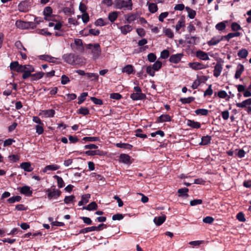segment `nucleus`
<instances>
[{
  "label": "nucleus",
  "instance_id": "f257e3e1",
  "mask_svg": "<svg viewBox=\"0 0 251 251\" xmlns=\"http://www.w3.org/2000/svg\"><path fill=\"white\" fill-rule=\"evenodd\" d=\"M86 48L91 50V53L93 56V59L96 60L99 57L101 54V49L99 44H89L87 45Z\"/></svg>",
  "mask_w": 251,
  "mask_h": 251
},
{
  "label": "nucleus",
  "instance_id": "f03ea898",
  "mask_svg": "<svg viewBox=\"0 0 251 251\" xmlns=\"http://www.w3.org/2000/svg\"><path fill=\"white\" fill-rule=\"evenodd\" d=\"M129 2H127L126 0H115L114 1V7L117 9L126 8L128 10H131L132 5Z\"/></svg>",
  "mask_w": 251,
  "mask_h": 251
},
{
  "label": "nucleus",
  "instance_id": "7ed1b4c3",
  "mask_svg": "<svg viewBox=\"0 0 251 251\" xmlns=\"http://www.w3.org/2000/svg\"><path fill=\"white\" fill-rule=\"evenodd\" d=\"M24 70L22 77L25 79L31 75V73L34 71V68L32 65H24Z\"/></svg>",
  "mask_w": 251,
  "mask_h": 251
},
{
  "label": "nucleus",
  "instance_id": "20e7f679",
  "mask_svg": "<svg viewBox=\"0 0 251 251\" xmlns=\"http://www.w3.org/2000/svg\"><path fill=\"white\" fill-rule=\"evenodd\" d=\"M46 192H48V198L50 200L52 199H57L60 196L61 194L59 190L55 189L52 190L48 189L46 190Z\"/></svg>",
  "mask_w": 251,
  "mask_h": 251
},
{
  "label": "nucleus",
  "instance_id": "39448f33",
  "mask_svg": "<svg viewBox=\"0 0 251 251\" xmlns=\"http://www.w3.org/2000/svg\"><path fill=\"white\" fill-rule=\"evenodd\" d=\"M62 58L64 61L70 64L75 63L76 59V56L72 53L65 54L63 55Z\"/></svg>",
  "mask_w": 251,
  "mask_h": 251
},
{
  "label": "nucleus",
  "instance_id": "423d86ee",
  "mask_svg": "<svg viewBox=\"0 0 251 251\" xmlns=\"http://www.w3.org/2000/svg\"><path fill=\"white\" fill-rule=\"evenodd\" d=\"M55 113V111L53 109L44 110H41L39 112V115L42 118H51L54 117Z\"/></svg>",
  "mask_w": 251,
  "mask_h": 251
},
{
  "label": "nucleus",
  "instance_id": "0eeeda50",
  "mask_svg": "<svg viewBox=\"0 0 251 251\" xmlns=\"http://www.w3.org/2000/svg\"><path fill=\"white\" fill-rule=\"evenodd\" d=\"M188 66L190 68L194 70H201L208 67V65H205L201 63L197 62L189 63Z\"/></svg>",
  "mask_w": 251,
  "mask_h": 251
},
{
  "label": "nucleus",
  "instance_id": "6e6552de",
  "mask_svg": "<svg viewBox=\"0 0 251 251\" xmlns=\"http://www.w3.org/2000/svg\"><path fill=\"white\" fill-rule=\"evenodd\" d=\"M18 189L21 194L27 197L31 196L32 194V191L31 190L30 187L28 186H24L22 187L18 188Z\"/></svg>",
  "mask_w": 251,
  "mask_h": 251
},
{
  "label": "nucleus",
  "instance_id": "1a4fd4ad",
  "mask_svg": "<svg viewBox=\"0 0 251 251\" xmlns=\"http://www.w3.org/2000/svg\"><path fill=\"white\" fill-rule=\"evenodd\" d=\"M60 169V166L52 164L50 165H49L46 166L43 169V172L44 173H47L48 174H50V171H56Z\"/></svg>",
  "mask_w": 251,
  "mask_h": 251
},
{
  "label": "nucleus",
  "instance_id": "9d476101",
  "mask_svg": "<svg viewBox=\"0 0 251 251\" xmlns=\"http://www.w3.org/2000/svg\"><path fill=\"white\" fill-rule=\"evenodd\" d=\"M119 161L125 164H130L132 162L130 157L126 154H121L119 157Z\"/></svg>",
  "mask_w": 251,
  "mask_h": 251
},
{
  "label": "nucleus",
  "instance_id": "9b49d317",
  "mask_svg": "<svg viewBox=\"0 0 251 251\" xmlns=\"http://www.w3.org/2000/svg\"><path fill=\"white\" fill-rule=\"evenodd\" d=\"M145 98L146 95L142 92L133 93L130 95V98L133 100H142L145 99Z\"/></svg>",
  "mask_w": 251,
  "mask_h": 251
},
{
  "label": "nucleus",
  "instance_id": "f8f14e48",
  "mask_svg": "<svg viewBox=\"0 0 251 251\" xmlns=\"http://www.w3.org/2000/svg\"><path fill=\"white\" fill-rule=\"evenodd\" d=\"M183 54L181 53H177L171 55L169 58V61L171 63H178L181 59Z\"/></svg>",
  "mask_w": 251,
  "mask_h": 251
},
{
  "label": "nucleus",
  "instance_id": "ddd939ff",
  "mask_svg": "<svg viewBox=\"0 0 251 251\" xmlns=\"http://www.w3.org/2000/svg\"><path fill=\"white\" fill-rule=\"evenodd\" d=\"M196 56L202 60H209V57L207 53L201 50H198L196 52Z\"/></svg>",
  "mask_w": 251,
  "mask_h": 251
},
{
  "label": "nucleus",
  "instance_id": "4468645a",
  "mask_svg": "<svg viewBox=\"0 0 251 251\" xmlns=\"http://www.w3.org/2000/svg\"><path fill=\"white\" fill-rule=\"evenodd\" d=\"M15 25L18 28L21 29L27 28L30 26L29 22H25L21 20L16 21Z\"/></svg>",
  "mask_w": 251,
  "mask_h": 251
},
{
  "label": "nucleus",
  "instance_id": "2eb2a0df",
  "mask_svg": "<svg viewBox=\"0 0 251 251\" xmlns=\"http://www.w3.org/2000/svg\"><path fill=\"white\" fill-rule=\"evenodd\" d=\"M119 28L120 29L121 33L124 35L126 34L132 30V26L129 25L121 26L119 27Z\"/></svg>",
  "mask_w": 251,
  "mask_h": 251
},
{
  "label": "nucleus",
  "instance_id": "dca6fc26",
  "mask_svg": "<svg viewBox=\"0 0 251 251\" xmlns=\"http://www.w3.org/2000/svg\"><path fill=\"white\" fill-rule=\"evenodd\" d=\"M224 39L223 36L214 37L207 43L209 46H214L218 44L221 41Z\"/></svg>",
  "mask_w": 251,
  "mask_h": 251
},
{
  "label": "nucleus",
  "instance_id": "f3484780",
  "mask_svg": "<svg viewBox=\"0 0 251 251\" xmlns=\"http://www.w3.org/2000/svg\"><path fill=\"white\" fill-rule=\"evenodd\" d=\"M20 167L24 171L28 172H31L33 168L31 167V164L29 162H23L20 164Z\"/></svg>",
  "mask_w": 251,
  "mask_h": 251
},
{
  "label": "nucleus",
  "instance_id": "a211bd4d",
  "mask_svg": "<svg viewBox=\"0 0 251 251\" xmlns=\"http://www.w3.org/2000/svg\"><path fill=\"white\" fill-rule=\"evenodd\" d=\"M91 195L89 194H86L83 195L81 197V200L78 202V205L81 206L85 204H86L90 198Z\"/></svg>",
  "mask_w": 251,
  "mask_h": 251
},
{
  "label": "nucleus",
  "instance_id": "6ab92c4d",
  "mask_svg": "<svg viewBox=\"0 0 251 251\" xmlns=\"http://www.w3.org/2000/svg\"><path fill=\"white\" fill-rule=\"evenodd\" d=\"M119 12L118 11H113L111 12H110L108 16V20L111 22L113 23L115 22L119 15Z\"/></svg>",
  "mask_w": 251,
  "mask_h": 251
},
{
  "label": "nucleus",
  "instance_id": "aec40b11",
  "mask_svg": "<svg viewBox=\"0 0 251 251\" xmlns=\"http://www.w3.org/2000/svg\"><path fill=\"white\" fill-rule=\"evenodd\" d=\"M251 105V98L247 99L241 102L237 103L236 105L239 108H245L248 105Z\"/></svg>",
  "mask_w": 251,
  "mask_h": 251
},
{
  "label": "nucleus",
  "instance_id": "412c9836",
  "mask_svg": "<svg viewBox=\"0 0 251 251\" xmlns=\"http://www.w3.org/2000/svg\"><path fill=\"white\" fill-rule=\"evenodd\" d=\"M244 70V66L242 64H239L237 67L236 71L235 74V78L236 79L239 78L241 76Z\"/></svg>",
  "mask_w": 251,
  "mask_h": 251
},
{
  "label": "nucleus",
  "instance_id": "4be33fe9",
  "mask_svg": "<svg viewBox=\"0 0 251 251\" xmlns=\"http://www.w3.org/2000/svg\"><path fill=\"white\" fill-rule=\"evenodd\" d=\"M222 65L220 64H217L215 67L213 71V75L214 76L217 77H218L222 71Z\"/></svg>",
  "mask_w": 251,
  "mask_h": 251
},
{
  "label": "nucleus",
  "instance_id": "5701e85b",
  "mask_svg": "<svg viewBox=\"0 0 251 251\" xmlns=\"http://www.w3.org/2000/svg\"><path fill=\"white\" fill-rule=\"evenodd\" d=\"M122 72L128 75L131 74L134 72L133 67L131 65H127L122 69Z\"/></svg>",
  "mask_w": 251,
  "mask_h": 251
},
{
  "label": "nucleus",
  "instance_id": "b1692460",
  "mask_svg": "<svg viewBox=\"0 0 251 251\" xmlns=\"http://www.w3.org/2000/svg\"><path fill=\"white\" fill-rule=\"evenodd\" d=\"M166 220V216L163 215L159 217H155L154 218L153 221L157 226H160L162 225Z\"/></svg>",
  "mask_w": 251,
  "mask_h": 251
},
{
  "label": "nucleus",
  "instance_id": "393cba45",
  "mask_svg": "<svg viewBox=\"0 0 251 251\" xmlns=\"http://www.w3.org/2000/svg\"><path fill=\"white\" fill-rule=\"evenodd\" d=\"M186 124L188 126L192 128H199L201 127V124L200 123L190 120H188Z\"/></svg>",
  "mask_w": 251,
  "mask_h": 251
},
{
  "label": "nucleus",
  "instance_id": "a878e982",
  "mask_svg": "<svg viewBox=\"0 0 251 251\" xmlns=\"http://www.w3.org/2000/svg\"><path fill=\"white\" fill-rule=\"evenodd\" d=\"M97 204L95 201H93L89 204L87 206L83 207L82 209H86L88 211H91L97 209Z\"/></svg>",
  "mask_w": 251,
  "mask_h": 251
},
{
  "label": "nucleus",
  "instance_id": "bb28decb",
  "mask_svg": "<svg viewBox=\"0 0 251 251\" xmlns=\"http://www.w3.org/2000/svg\"><path fill=\"white\" fill-rule=\"evenodd\" d=\"M211 137L210 136L206 135L202 137L201 142L200 143L201 145H207L210 143Z\"/></svg>",
  "mask_w": 251,
  "mask_h": 251
},
{
  "label": "nucleus",
  "instance_id": "cd10ccee",
  "mask_svg": "<svg viewBox=\"0 0 251 251\" xmlns=\"http://www.w3.org/2000/svg\"><path fill=\"white\" fill-rule=\"evenodd\" d=\"M185 10L188 13V17L191 19H194L196 15V12L195 10L192 9L189 7H186Z\"/></svg>",
  "mask_w": 251,
  "mask_h": 251
},
{
  "label": "nucleus",
  "instance_id": "c85d7f7f",
  "mask_svg": "<svg viewBox=\"0 0 251 251\" xmlns=\"http://www.w3.org/2000/svg\"><path fill=\"white\" fill-rule=\"evenodd\" d=\"M171 117L168 115V114H164L161 115L158 119V122H169L171 121Z\"/></svg>",
  "mask_w": 251,
  "mask_h": 251
},
{
  "label": "nucleus",
  "instance_id": "c756f323",
  "mask_svg": "<svg viewBox=\"0 0 251 251\" xmlns=\"http://www.w3.org/2000/svg\"><path fill=\"white\" fill-rule=\"evenodd\" d=\"M44 75V73L42 72H39L34 74H31L30 76L31 77L32 80H37L41 78Z\"/></svg>",
  "mask_w": 251,
  "mask_h": 251
},
{
  "label": "nucleus",
  "instance_id": "7c9ffc66",
  "mask_svg": "<svg viewBox=\"0 0 251 251\" xmlns=\"http://www.w3.org/2000/svg\"><path fill=\"white\" fill-rule=\"evenodd\" d=\"M227 23V21H224L217 24L215 27L219 31L224 30L226 27V24Z\"/></svg>",
  "mask_w": 251,
  "mask_h": 251
},
{
  "label": "nucleus",
  "instance_id": "2f4dec72",
  "mask_svg": "<svg viewBox=\"0 0 251 251\" xmlns=\"http://www.w3.org/2000/svg\"><path fill=\"white\" fill-rule=\"evenodd\" d=\"M155 71H158L162 66V63L161 61L157 60L151 66Z\"/></svg>",
  "mask_w": 251,
  "mask_h": 251
},
{
  "label": "nucleus",
  "instance_id": "473e14b6",
  "mask_svg": "<svg viewBox=\"0 0 251 251\" xmlns=\"http://www.w3.org/2000/svg\"><path fill=\"white\" fill-rule=\"evenodd\" d=\"M125 19L128 23H131L136 19V16L135 14H127L125 16Z\"/></svg>",
  "mask_w": 251,
  "mask_h": 251
},
{
  "label": "nucleus",
  "instance_id": "72a5a7b5",
  "mask_svg": "<svg viewBox=\"0 0 251 251\" xmlns=\"http://www.w3.org/2000/svg\"><path fill=\"white\" fill-rule=\"evenodd\" d=\"M98 229V227H95L94 226L88 227L81 229L79 231V233H86L89 232L96 231Z\"/></svg>",
  "mask_w": 251,
  "mask_h": 251
},
{
  "label": "nucleus",
  "instance_id": "f704fd0d",
  "mask_svg": "<svg viewBox=\"0 0 251 251\" xmlns=\"http://www.w3.org/2000/svg\"><path fill=\"white\" fill-rule=\"evenodd\" d=\"M189 189L187 188H183L178 190L177 192L179 194V197H188V192Z\"/></svg>",
  "mask_w": 251,
  "mask_h": 251
},
{
  "label": "nucleus",
  "instance_id": "c9c22d12",
  "mask_svg": "<svg viewBox=\"0 0 251 251\" xmlns=\"http://www.w3.org/2000/svg\"><path fill=\"white\" fill-rule=\"evenodd\" d=\"M44 15L45 16V19L46 20H49L48 19V17L50 16L52 13V9L50 7L48 6L46 7L43 11Z\"/></svg>",
  "mask_w": 251,
  "mask_h": 251
},
{
  "label": "nucleus",
  "instance_id": "e433bc0d",
  "mask_svg": "<svg viewBox=\"0 0 251 251\" xmlns=\"http://www.w3.org/2000/svg\"><path fill=\"white\" fill-rule=\"evenodd\" d=\"M248 55V51L245 49L240 50L238 52V56L242 58H245Z\"/></svg>",
  "mask_w": 251,
  "mask_h": 251
},
{
  "label": "nucleus",
  "instance_id": "4c0bfd02",
  "mask_svg": "<svg viewBox=\"0 0 251 251\" xmlns=\"http://www.w3.org/2000/svg\"><path fill=\"white\" fill-rule=\"evenodd\" d=\"M86 76L90 78L91 80L97 81L99 78V75L95 73H88L86 74Z\"/></svg>",
  "mask_w": 251,
  "mask_h": 251
},
{
  "label": "nucleus",
  "instance_id": "58836bf2",
  "mask_svg": "<svg viewBox=\"0 0 251 251\" xmlns=\"http://www.w3.org/2000/svg\"><path fill=\"white\" fill-rule=\"evenodd\" d=\"M149 11L151 13H155L157 11L158 7L156 4L154 3H148Z\"/></svg>",
  "mask_w": 251,
  "mask_h": 251
},
{
  "label": "nucleus",
  "instance_id": "ea45409f",
  "mask_svg": "<svg viewBox=\"0 0 251 251\" xmlns=\"http://www.w3.org/2000/svg\"><path fill=\"white\" fill-rule=\"evenodd\" d=\"M53 177L56 179L57 186L59 188H62L65 186L64 181L61 177L56 175H55Z\"/></svg>",
  "mask_w": 251,
  "mask_h": 251
},
{
  "label": "nucleus",
  "instance_id": "a19ab883",
  "mask_svg": "<svg viewBox=\"0 0 251 251\" xmlns=\"http://www.w3.org/2000/svg\"><path fill=\"white\" fill-rule=\"evenodd\" d=\"M195 112L197 115L206 116L208 113V110L206 109H198L196 110Z\"/></svg>",
  "mask_w": 251,
  "mask_h": 251
},
{
  "label": "nucleus",
  "instance_id": "79ce46f5",
  "mask_svg": "<svg viewBox=\"0 0 251 251\" xmlns=\"http://www.w3.org/2000/svg\"><path fill=\"white\" fill-rule=\"evenodd\" d=\"M185 25V21L183 19L179 20L177 24L176 25V30L178 31L180 29L181 27L184 26Z\"/></svg>",
  "mask_w": 251,
  "mask_h": 251
},
{
  "label": "nucleus",
  "instance_id": "37998d69",
  "mask_svg": "<svg viewBox=\"0 0 251 251\" xmlns=\"http://www.w3.org/2000/svg\"><path fill=\"white\" fill-rule=\"evenodd\" d=\"M21 200V197L20 196H16L10 198L9 199H8L7 201L10 203H13L15 202L19 201H20Z\"/></svg>",
  "mask_w": 251,
  "mask_h": 251
},
{
  "label": "nucleus",
  "instance_id": "c03bdc74",
  "mask_svg": "<svg viewBox=\"0 0 251 251\" xmlns=\"http://www.w3.org/2000/svg\"><path fill=\"white\" fill-rule=\"evenodd\" d=\"M163 32L166 36L169 38H173L174 37V33L170 28H164L163 29Z\"/></svg>",
  "mask_w": 251,
  "mask_h": 251
},
{
  "label": "nucleus",
  "instance_id": "a18cd8bd",
  "mask_svg": "<svg viewBox=\"0 0 251 251\" xmlns=\"http://www.w3.org/2000/svg\"><path fill=\"white\" fill-rule=\"evenodd\" d=\"M88 96V93L83 92L78 98V103L79 104H81L85 100V98Z\"/></svg>",
  "mask_w": 251,
  "mask_h": 251
},
{
  "label": "nucleus",
  "instance_id": "49530a36",
  "mask_svg": "<svg viewBox=\"0 0 251 251\" xmlns=\"http://www.w3.org/2000/svg\"><path fill=\"white\" fill-rule=\"evenodd\" d=\"M231 29L234 31H238L241 29V26L237 23H233L231 25Z\"/></svg>",
  "mask_w": 251,
  "mask_h": 251
},
{
  "label": "nucleus",
  "instance_id": "de8ad7c7",
  "mask_svg": "<svg viewBox=\"0 0 251 251\" xmlns=\"http://www.w3.org/2000/svg\"><path fill=\"white\" fill-rule=\"evenodd\" d=\"M77 113L83 115H87L89 114V111L86 107H81L78 109Z\"/></svg>",
  "mask_w": 251,
  "mask_h": 251
},
{
  "label": "nucleus",
  "instance_id": "09e8293b",
  "mask_svg": "<svg viewBox=\"0 0 251 251\" xmlns=\"http://www.w3.org/2000/svg\"><path fill=\"white\" fill-rule=\"evenodd\" d=\"M146 72L151 76H154L155 75V71L153 69L151 65L147 67Z\"/></svg>",
  "mask_w": 251,
  "mask_h": 251
},
{
  "label": "nucleus",
  "instance_id": "8fccbe9b",
  "mask_svg": "<svg viewBox=\"0 0 251 251\" xmlns=\"http://www.w3.org/2000/svg\"><path fill=\"white\" fill-rule=\"evenodd\" d=\"M194 100V98L190 97L187 98H181L180 100L182 103H189Z\"/></svg>",
  "mask_w": 251,
  "mask_h": 251
},
{
  "label": "nucleus",
  "instance_id": "3c124183",
  "mask_svg": "<svg viewBox=\"0 0 251 251\" xmlns=\"http://www.w3.org/2000/svg\"><path fill=\"white\" fill-rule=\"evenodd\" d=\"M36 132L38 134H41L44 132L43 124L41 125H37L35 126Z\"/></svg>",
  "mask_w": 251,
  "mask_h": 251
},
{
  "label": "nucleus",
  "instance_id": "603ef678",
  "mask_svg": "<svg viewBox=\"0 0 251 251\" xmlns=\"http://www.w3.org/2000/svg\"><path fill=\"white\" fill-rule=\"evenodd\" d=\"M147 57L149 61L150 62H154L156 59V56L153 53L148 54Z\"/></svg>",
  "mask_w": 251,
  "mask_h": 251
},
{
  "label": "nucleus",
  "instance_id": "864d4df0",
  "mask_svg": "<svg viewBox=\"0 0 251 251\" xmlns=\"http://www.w3.org/2000/svg\"><path fill=\"white\" fill-rule=\"evenodd\" d=\"M75 197L73 195L66 196L64 199V202L66 204L73 202L74 201Z\"/></svg>",
  "mask_w": 251,
  "mask_h": 251
},
{
  "label": "nucleus",
  "instance_id": "5fc2aeb1",
  "mask_svg": "<svg viewBox=\"0 0 251 251\" xmlns=\"http://www.w3.org/2000/svg\"><path fill=\"white\" fill-rule=\"evenodd\" d=\"M169 56V51L167 50H164L161 52L160 58L162 59H166Z\"/></svg>",
  "mask_w": 251,
  "mask_h": 251
},
{
  "label": "nucleus",
  "instance_id": "6e6d98bb",
  "mask_svg": "<svg viewBox=\"0 0 251 251\" xmlns=\"http://www.w3.org/2000/svg\"><path fill=\"white\" fill-rule=\"evenodd\" d=\"M142 130L140 129H138L135 131V135L137 137L141 138H147V135L145 134H143L141 133Z\"/></svg>",
  "mask_w": 251,
  "mask_h": 251
},
{
  "label": "nucleus",
  "instance_id": "4d7b16f0",
  "mask_svg": "<svg viewBox=\"0 0 251 251\" xmlns=\"http://www.w3.org/2000/svg\"><path fill=\"white\" fill-rule=\"evenodd\" d=\"M70 81L69 78L66 75H62L61 76V83L63 85L67 84Z\"/></svg>",
  "mask_w": 251,
  "mask_h": 251
},
{
  "label": "nucleus",
  "instance_id": "13d9d810",
  "mask_svg": "<svg viewBox=\"0 0 251 251\" xmlns=\"http://www.w3.org/2000/svg\"><path fill=\"white\" fill-rule=\"evenodd\" d=\"M81 19L84 24L87 23L89 21V16L88 13H84L81 15Z\"/></svg>",
  "mask_w": 251,
  "mask_h": 251
},
{
  "label": "nucleus",
  "instance_id": "bf43d9fd",
  "mask_svg": "<svg viewBox=\"0 0 251 251\" xmlns=\"http://www.w3.org/2000/svg\"><path fill=\"white\" fill-rule=\"evenodd\" d=\"M236 218L240 222H244L246 221L244 215L242 212L238 213L236 215Z\"/></svg>",
  "mask_w": 251,
  "mask_h": 251
},
{
  "label": "nucleus",
  "instance_id": "052dcab7",
  "mask_svg": "<svg viewBox=\"0 0 251 251\" xmlns=\"http://www.w3.org/2000/svg\"><path fill=\"white\" fill-rule=\"evenodd\" d=\"M90 99L96 104L102 105L103 103L101 100L95 97H91Z\"/></svg>",
  "mask_w": 251,
  "mask_h": 251
},
{
  "label": "nucleus",
  "instance_id": "680f3d73",
  "mask_svg": "<svg viewBox=\"0 0 251 251\" xmlns=\"http://www.w3.org/2000/svg\"><path fill=\"white\" fill-rule=\"evenodd\" d=\"M202 200L201 199H196L190 201V204L191 206H195L196 205L201 204L202 203Z\"/></svg>",
  "mask_w": 251,
  "mask_h": 251
},
{
  "label": "nucleus",
  "instance_id": "e2e57ef3",
  "mask_svg": "<svg viewBox=\"0 0 251 251\" xmlns=\"http://www.w3.org/2000/svg\"><path fill=\"white\" fill-rule=\"evenodd\" d=\"M168 15H169V13L167 12L161 13L159 15V17H158L159 21L161 22H163L164 19L165 18H166L168 16Z\"/></svg>",
  "mask_w": 251,
  "mask_h": 251
},
{
  "label": "nucleus",
  "instance_id": "0e129e2a",
  "mask_svg": "<svg viewBox=\"0 0 251 251\" xmlns=\"http://www.w3.org/2000/svg\"><path fill=\"white\" fill-rule=\"evenodd\" d=\"M214 221L212 217L207 216L203 219V222L206 224H211Z\"/></svg>",
  "mask_w": 251,
  "mask_h": 251
},
{
  "label": "nucleus",
  "instance_id": "69168bd1",
  "mask_svg": "<svg viewBox=\"0 0 251 251\" xmlns=\"http://www.w3.org/2000/svg\"><path fill=\"white\" fill-rule=\"evenodd\" d=\"M159 135L161 137H163L164 136V133L163 131L161 130H157L154 132H152L151 134V137H154L156 135Z\"/></svg>",
  "mask_w": 251,
  "mask_h": 251
},
{
  "label": "nucleus",
  "instance_id": "338daca9",
  "mask_svg": "<svg viewBox=\"0 0 251 251\" xmlns=\"http://www.w3.org/2000/svg\"><path fill=\"white\" fill-rule=\"evenodd\" d=\"M218 96L220 98L224 99L227 96V94L226 91L221 90L218 92Z\"/></svg>",
  "mask_w": 251,
  "mask_h": 251
},
{
  "label": "nucleus",
  "instance_id": "774afa93",
  "mask_svg": "<svg viewBox=\"0 0 251 251\" xmlns=\"http://www.w3.org/2000/svg\"><path fill=\"white\" fill-rule=\"evenodd\" d=\"M110 98L114 100H120L122 96L119 93H112L110 94Z\"/></svg>",
  "mask_w": 251,
  "mask_h": 251
}]
</instances>
